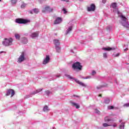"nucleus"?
Returning <instances> with one entry per match:
<instances>
[{"label": "nucleus", "mask_w": 129, "mask_h": 129, "mask_svg": "<svg viewBox=\"0 0 129 129\" xmlns=\"http://www.w3.org/2000/svg\"><path fill=\"white\" fill-rule=\"evenodd\" d=\"M16 23L17 24H28L30 23V20L27 19H24L22 18H17L15 20Z\"/></svg>", "instance_id": "obj_1"}, {"label": "nucleus", "mask_w": 129, "mask_h": 129, "mask_svg": "<svg viewBox=\"0 0 129 129\" xmlns=\"http://www.w3.org/2000/svg\"><path fill=\"white\" fill-rule=\"evenodd\" d=\"M72 67L74 70H81L82 69V66H81V63L78 61L74 63L73 64Z\"/></svg>", "instance_id": "obj_2"}, {"label": "nucleus", "mask_w": 129, "mask_h": 129, "mask_svg": "<svg viewBox=\"0 0 129 129\" xmlns=\"http://www.w3.org/2000/svg\"><path fill=\"white\" fill-rule=\"evenodd\" d=\"M4 46H11L13 44V39L12 38H5V41L3 42Z\"/></svg>", "instance_id": "obj_3"}, {"label": "nucleus", "mask_w": 129, "mask_h": 129, "mask_svg": "<svg viewBox=\"0 0 129 129\" xmlns=\"http://www.w3.org/2000/svg\"><path fill=\"white\" fill-rule=\"evenodd\" d=\"M119 17L121 18V20H122V21H123V23H122V26H123V27H125V28H128L129 25L128 23L126 22V18L123 15L119 16Z\"/></svg>", "instance_id": "obj_4"}, {"label": "nucleus", "mask_w": 129, "mask_h": 129, "mask_svg": "<svg viewBox=\"0 0 129 129\" xmlns=\"http://www.w3.org/2000/svg\"><path fill=\"white\" fill-rule=\"evenodd\" d=\"M95 9V4H91L89 6L87 7V11H88V12H94Z\"/></svg>", "instance_id": "obj_5"}, {"label": "nucleus", "mask_w": 129, "mask_h": 129, "mask_svg": "<svg viewBox=\"0 0 129 129\" xmlns=\"http://www.w3.org/2000/svg\"><path fill=\"white\" fill-rule=\"evenodd\" d=\"M25 60V52H22L21 55L19 56L18 58V62L19 63H21L24 61Z\"/></svg>", "instance_id": "obj_6"}, {"label": "nucleus", "mask_w": 129, "mask_h": 129, "mask_svg": "<svg viewBox=\"0 0 129 129\" xmlns=\"http://www.w3.org/2000/svg\"><path fill=\"white\" fill-rule=\"evenodd\" d=\"M46 12L51 13V12H53V9L50 8L49 6H47L42 10V13H46Z\"/></svg>", "instance_id": "obj_7"}, {"label": "nucleus", "mask_w": 129, "mask_h": 129, "mask_svg": "<svg viewBox=\"0 0 129 129\" xmlns=\"http://www.w3.org/2000/svg\"><path fill=\"white\" fill-rule=\"evenodd\" d=\"M11 97H13V96L15 95V91H14V90L13 89L9 90L7 92L6 95L7 96H9V95H11Z\"/></svg>", "instance_id": "obj_8"}, {"label": "nucleus", "mask_w": 129, "mask_h": 129, "mask_svg": "<svg viewBox=\"0 0 129 129\" xmlns=\"http://www.w3.org/2000/svg\"><path fill=\"white\" fill-rule=\"evenodd\" d=\"M50 62V56L49 55H46L45 59H44L43 64L44 65L47 64V63H49Z\"/></svg>", "instance_id": "obj_9"}, {"label": "nucleus", "mask_w": 129, "mask_h": 129, "mask_svg": "<svg viewBox=\"0 0 129 129\" xmlns=\"http://www.w3.org/2000/svg\"><path fill=\"white\" fill-rule=\"evenodd\" d=\"M61 22H62V18L60 17H57L54 21V25H56L57 24H60Z\"/></svg>", "instance_id": "obj_10"}, {"label": "nucleus", "mask_w": 129, "mask_h": 129, "mask_svg": "<svg viewBox=\"0 0 129 129\" xmlns=\"http://www.w3.org/2000/svg\"><path fill=\"white\" fill-rule=\"evenodd\" d=\"M38 36H39V32H36L32 33L31 34L30 37H31V38L34 39V38H37V37H38Z\"/></svg>", "instance_id": "obj_11"}, {"label": "nucleus", "mask_w": 129, "mask_h": 129, "mask_svg": "<svg viewBox=\"0 0 129 129\" xmlns=\"http://www.w3.org/2000/svg\"><path fill=\"white\" fill-rule=\"evenodd\" d=\"M75 81L77 83H78V84H79L80 85H81V86H83V87H86V85H85V84H84L83 83L79 81V80H75Z\"/></svg>", "instance_id": "obj_12"}, {"label": "nucleus", "mask_w": 129, "mask_h": 129, "mask_svg": "<svg viewBox=\"0 0 129 129\" xmlns=\"http://www.w3.org/2000/svg\"><path fill=\"white\" fill-rule=\"evenodd\" d=\"M53 43H54L55 47H57L58 46H60V42L59 41V40L54 39L53 40Z\"/></svg>", "instance_id": "obj_13"}, {"label": "nucleus", "mask_w": 129, "mask_h": 129, "mask_svg": "<svg viewBox=\"0 0 129 129\" xmlns=\"http://www.w3.org/2000/svg\"><path fill=\"white\" fill-rule=\"evenodd\" d=\"M49 110H50V109H49V108L48 107V106H45L44 107L43 111H44V112H48Z\"/></svg>", "instance_id": "obj_14"}, {"label": "nucleus", "mask_w": 129, "mask_h": 129, "mask_svg": "<svg viewBox=\"0 0 129 129\" xmlns=\"http://www.w3.org/2000/svg\"><path fill=\"white\" fill-rule=\"evenodd\" d=\"M22 41L23 44H27L28 43V39L25 37L22 38Z\"/></svg>", "instance_id": "obj_15"}, {"label": "nucleus", "mask_w": 129, "mask_h": 129, "mask_svg": "<svg viewBox=\"0 0 129 129\" xmlns=\"http://www.w3.org/2000/svg\"><path fill=\"white\" fill-rule=\"evenodd\" d=\"M72 105H73V106H75V107H76L77 108H79V107H80L79 105H78L76 103L72 102Z\"/></svg>", "instance_id": "obj_16"}, {"label": "nucleus", "mask_w": 129, "mask_h": 129, "mask_svg": "<svg viewBox=\"0 0 129 129\" xmlns=\"http://www.w3.org/2000/svg\"><path fill=\"white\" fill-rule=\"evenodd\" d=\"M55 49L57 53H60L61 52V47H59V45L57 46H55Z\"/></svg>", "instance_id": "obj_17"}, {"label": "nucleus", "mask_w": 129, "mask_h": 129, "mask_svg": "<svg viewBox=\"0 0 129 129\" xmlns=\"http://www.w3.org/2000/svg\"><path fill=\"white\" fill-rule=\"evenodd\" d=\"M42 89H39L38 90H37L35 91L34 92H32V94H37V93H39V92L42 91Z\"/></svg>", "instance_id": "obj_18"}, {"label": "nucleus", "mask_w": 129, "mask_h": 129, "mask_svg": "<svg viewBox=\"0 0 129 129\" xmlns=\"http://www.w3.org/2000/svg\"><path fill=\"white\" fill-rule=\"evenodd\" d=\"M108 109L110 110V109H113L115 108V109H117L118 108L117 107H115L113 106H108L107 107Z\"/></svg>", "instance_id": "obj_19"}, {"label": "nucleus", "mask_w": 129, "mask_h": 129, "mask_svg": "<svg viewBox=\"0 0 129 129\" xmlns=\"http://www.w3.org/2000/svg\"><path fill=\"white\" fill-rule=\"evenodd\" d=\"M103 50H105V51H110V50H114V48L108 47V48H103Z\"/></svg>", "instance_id": "obj_20"}, {"label": "nucleus", "mask_w": 129, "mask_h": 129, "mask_svg": "<svg viewBox=\"0 0 129 129\" xmlns=\"http://www.w3.org/2000/svg\"><path fill=\"white\" fill-rule=\"evenodd\" d=\"M119 128L120 129H124V123H121V124L119 125Z\"/></svg>", "instance_id": "obj_21"}, {"label": "nucleus", "mask_w": 129, "mask_h": 129, "mask_svg": "<svg viewBox=\"0 0 129 129\" xmlns=\"http://www.w3.org/2000/svg\"><path fill=\"white\" fill-rule=\"evenodd\" d=\"M71 31H72V27H70L67 31L66 35H67V34H68L70 32H71Z\"/></svg>", "instance_id": "obj_22"}, {"label": "nucleus", "mask_w": 129, "mask_h": 129, "mask_svg": "<svg viewBox=\"0 0 129 129\" xmlns=\"http://www.w3.org/2000/svg\"><path fill=\"white\" fill-rule=\"evenodd\" d=\"M103 126H104V127H106L107 126H111V125L108 124L106 123H103Z\"/></svg>", "instance_id": "obj_23"}, {"label": "nucleus", "mask_w": 129, "mask_h": 129, "mask_svg": "<svg viewBox=\"0 0 129 129\" xmlns=\"http://www.w3.org/2000/svg\"><path fill=\"white\" fill-rule=\"evenodd\" d=\"M111 6L113 9H116V3H112Z\"/></svg>", "instance_id": "obj_24"}, {"label": "nucleus", "mask_w": 129, "mask_h": 129, "mask_svg": "<svg viewBox=\"0 0 129 129\" xmlns=\"http://www.w3.org/2000/svg\"><path fill=\"white\" fill-rule=\"evenodd\" d=\"M33 11L35 14H38V13H39V9H33Z\"/></svg>", "instance_id": "obj_25"}, {"label": "nucleus", "mask_w": 129, "mask_h": 129, "mask_svg": "<svg viewBox=\"0 0 129 129\" xmlns=\"http://www.w3.org/2000/svg\"><path fill=\"white\" fill-rule=\"evenodd\" d=\"M104 119H105V121H108V122H109L111 120L110 119H108V117H105Z\"/></svg>", "instance_id": "obj_26"}, {"label": "nucleus", "mask_w": 129, "mask_h": 129, "mask_svg": "<svg viewBox=\"0 0 129 129\" xmlns=\"http://www.w3.org/2000/svg\"><path fill=\"white\" fill-rule=\"evenodd\" d=\"M11 4L15 5V4H17V0H11Z\"/></svg>", "instance_id": "obj_27"}, {"label": "nucleus", "mask_w": 129, "mask_h": 129, "mask_svg": "<svg viewBox=\"0 0 129 129\" xmlns=\"http://www.w3.org/2000/svg\"><path fill=\"white\" fill-rule=\"evenodd\" d=\"M15 36L16 39H17L18 40H20V35L16 34Z\"/></svg>", "instance_id": "obj_28"}, {"label": "nucleus", "mask_w": 129, "mask_h": 129, "mask_svg": "<svg viewBox=\"0 0 129 129\" xmlns=\"http://www.w3.org/2000/svg\"><path fill=\"white\" fill-rule=\"evenodd\" d=\"M65 76L66 77H67V78H69L70 79H72V77H71V76L69 75H67V74H66L65 75Z\"/></svg>", "instance_id": "obj_29"}, {"label": "nucleus", "mask_w": 129, "mask_h": 129, "mask_svg": "<svg viewBox=\"0 0 129 129\" xmlns=\"http://www.w3.org/2000/svg\"><path fill=\"white\" fill-rule=\"evenodd\" d=\"M110 102V100H109V99H106V100H105V103H106V104H108Z\"/></svg>", "instance_id": "obj_30"}, {"label": "nucleus", "mask_w": 129, "mask_h": 129, "mask_svg": "<svg viewBox=\"0 0 129 129\" xmlns=\"http://www.w3.org/2000/svg\"><path fill=\"white\" fill-rule=\"evenodd\" d=\"M124 107H129V103L124 104L123 105Z\"/></svg>", "instance_id": "obj_31"}, {"label": "nucleus", "mask_w": 129, "mask_h": 129, "mask_svg": "<svg viewBox=\"0 0 129 129\" xmlns=\"http://www.w3.org/2000/svg\"><path fill=\"white\" fill-rule=\"evenodd\" d=\"M103 56L104 58H107V54H106V53H104L103 54Z\"/></svg>", "instance_id": "obj_32"}, {"label": "nucleus", "mask_w": 129, "mask_h": 129, "mask_svg": "<svg viewBox=\"0 0 129 129\" xmlns=\"http://www.w3.org/2000/svg\"><path fill=\"white\" fill-rule=\"evenodd\" d=\"M62 11H63V14H67V11H66V9H65L64 8H63L62 9Z\"/></svg>", "instance_id": "obj_33"}, {"label": "nucleus", "mask_w": 129, "mask_h": 129, "mask_svg": "<svg viewBox=\"0 0 129 129\" xmlns=\"http://www.w3.org/2000/svg\"><path fill=\"white\" fill-rule=\"evenodd\" d=\"M104 86H99V87H97V89H100V88H102V87H104Z\"/></svg>", "instance_id": "obj_34"}, {"label": "nucleus", "mask_w": 129, "mask_h": 129, "mask_svg": "<svg viewBox=\"0 0 129 129\" xmlns=\"http://www.w3.org/2000/svg\"><path fill=\"white\" fill-rule=\"evenodd\" d=\"M112 126H113V127H116V126H117V124L116 123H114L112 125Z\"/></svg>", "instance_id": "obj_35"}, {"label": "nucleus", "mask_w": 129, "mask_h": 129, "mask_svg": "<svg viewBox=\"0 0 129 129\" xmlns=\"http://www.w3.org/2000/svg\"><path fill=\"white\" fill-rule=\"evenodd\" d=\"M95 110L96 113H99V110H97V109H95Z\"/></svg>", "instance_id": "obj_36"}, {"label": "nucleus", "mask_w": 129, "mask_h": 129, "mask_svg": "<svg viewBox=\"0 0 129 129\" xmlns=\"http://www.w3.org/2000/svg\"><path fill=\"white\" fill-rule=\"evenodd\" d=\"M92 75H95V74H96V72L93 71L92 72Z\"/></svg>", "instance_id": "obj_37"}, {"label": "nucleus", "mask_w": 129, "mask_h": 129, "mask_svg": "<svg viewBox=\"0 0 129 129\" xmlns=\"http://www.w3.org/2000/svg\"><path fill=\"white\" fill-rule=\"evenodd\" d=\"M118 56H119V53H117L114 56V57H118Z\"/></svg>", "instance_id": "obj_38"}, {"label": "nucleus", "mask_w": 129, "mask_h": 129, "mask_svg": "<svg viewBox=\"0 0 129 129\" xmlns=\"http://www.w3.org/2000/svg\"><path fill=\"white\" fill-rule=\"evenodd\" d=\"M89 78H90V77H86V78H84L83 79H88Z\"/></svg>", "instance_id": "obj_39"}, {"label": "nucleus", "mask_w": 129, "mask_h": 129, "mask_svg": "<svg viewBox=\"0 0 129 129\" xmlns=\"http://www.w3.org/2000/svg\"><path fill=\"white\" fill-rule=\"evenodd\" d=\"M103 4H105L106 3V0H102Z\"/></svg>", "instance_id": "obj_40"}, {"label": "nucleus", "mask_w": 129, "mask_h": 129, "mask_svg": "<svg viewBox=\"0 0 129 129\" xmlns=\"http://www.w3.org/2000/svg\"><path fill=\"white\" fill-rule=\"evenodd\" d=\"M63 2H67V3H68V2H69V0H62Z\"/></svg>", "instance_id": "obj_41"}, {"label": "nucleus", "mask_w": 129, "mask_h": 129, "mask_svg": "<svg viewBox=\"0 0 129 129\" xmlns=\"http://www.w3.org/2000/svg\"><path fill=\"white\" fill-rule=\"evenodd\" d=\"M102 96L101 94H99V97H102Z\"/></svg>", "instance_id": "obj_42"}, {"label": "nucleus", "mask_w": 129, "mask_h": 129, "mask_svg": "<svg viewBox=\"0 0 129 129\" xmlns=\"http://www.w3.org/2000/svg\"><path fill=\"white\" fill-rule=\"evenodd\" d=\"M46 93L49 94L50 93V92L49 91H46Z\"/></svg>", "instance_id": "obj_43"}, {"label": "nucleus", "mask_w": 129, "mask_h": 129, "mask_svg": "<svg viewBox=\"0 0 129 129\" xmlns=\"http://www.w3.org/2000/svg\"><path fill=\"white\" fill-rule=\"evenodd\" d=\"M117 14H119V11H118V12H117Z\"/></svg>", "instance_id": "obj_44"}, {"label": "nucleus", "mask_w": 129, "mask_h": 129, "mask_svg": "<svg viewBox=\"0 0 129 129\" xmlns=\"http://www.w3.org/2000/svg\"><path fill=\"white\" fill-rule=\"evenodd\" d=\"M30 14H33V13L32 12H30Z\"/></svg>", "instance_id": "obj_45"}, {"label": "nucleus", "mask_w": 129, "mask_h": 129, "mask_svg": "<svg viewBox=\"0 0 129 129\" xmlns=\"http://www.w3.org/2000/svg\"><path fill=\"white\" fill-rule=\"evenodd\" d=\"M126 50H127V49H124L125 51H126Z\"/></svg>", "instance_id": "obj_46"}, {"label": "nucleus", "mask_w": 129, "mask_h": 129, "mask_svg": "<svg viewBox=\"0 0 129 129\" xmlns=\"http://www.w3.org/2000/svg\"><path fill=\"white\" fill-rule=\"evenodd\" d=\"M119 122H121V120H119Z\"/></svg>", "instance_id": "obj_47"}, {"label": "nucleus", "mask_w": 129, "mask_h": 129, "mask_svg": "<svg viewBox=\"0 0 129 129\" xmlns=\"http://www.w3.org/2000/svg\"><path fill=\"white\" fill-rule=\"evenodd\" d=\"M0 2H2V0H0Z\"/></svg>", "instance_id": "obj_48"}]
</instances>
